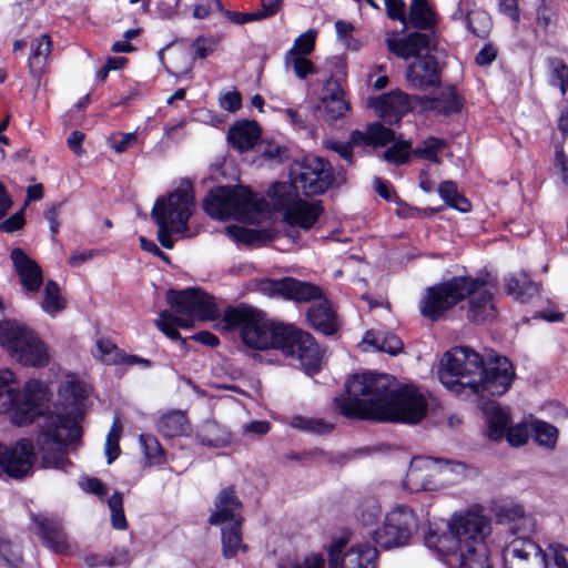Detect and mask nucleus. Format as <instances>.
I'll list each match as a JSON object with an SVG mask.
<instances>
[{
    "instance_id": "f257e3e1",
    "label": "nucleus",
    "mask_w": 568,
    "mask_h": 568,
    "mask_svg": "<svg viewBox=\"0 0 568 568\" xmlns=\"http://www.w3.org/2000/svg\"><path fill=\"white\" fill-rule=\"evenodd\" d=\"M336 408L349 418L416 424L427 412L426 398L416 387H397L393 376L363 373L353 375L345 394L334 398Z\"/></svg>"
},
{
    "instance_id": "f03ea898",
    "label": "nucleus",
    "mask_w": 568,
    "mask_h": 568,
    "mask_svg": "<svg viewBox=\"0 0 568 568\" xmlns=\"http://www.w3.org/2000/svg\"><path fill=\"white\" fill-rule=\"evenodd\" d=\"M223 320L226 329L240 328L242 341L248 347H276L285 356L296 359L307 374L320 369L321 352L311 334L294 326L272 323L261 312L250 307L229 308Z\"/></svg>"
},
{
    "instance_id": "7ed1b4c3",
    "label": "nucleus",
    "mask_w": 568,
    "mask_h": 568,
    "mask_svg": "<svg viewBox=\"0 0 568 568\" xmlns=\"http://www.w3.org/2000/svg\"><path fill=\"white\" fill-rule=\"evenodd\" d=\"M438 377L442 384L458 395L500 396L515 377L508 358L493 357L484 364L481 356L468 347H455L440 361Z\"/></svg>"
},
{
    "instance_id": "20e7f679",
    "label": "nucleus",
    "mask_w": 568,
    "mask_h": 568,
    "mask_svg": "<svg viewBox=\"0 0 568 568\" xmlns=\"http://www.w3.org/2000/svg\"><path fill=\"white\" fill-rule=\"evenodd\" d=\"M490 520L481 511L468 509L454 513L442 531L429 530L427 548L457 568H493L486 538Z\"/></svg>"
},
{
    "instance_id": "39448f33",
    "label": "nucleus",
    "mask_w": 568,
    "mask_h": 568,
    "mask_svg": "<svg viewBox=\"0 0 568 568\" xmlns=\"http://www.w3.org/2000/svg\"><path fill=\"white\" fill-rule=\"evenodd\" d=\"M87 386L73 374L64 375L53 404L54 414L44 417L36 445L45 468H63L67 458L63 446L80 437L79 418L84 414Z\"/></svg>"
},
{
    "instance_id": "423d86ee",
    "label": "nucleus",
    "mask_w": 568,
    "mask_h": 568,
    "mask_svg": "<svg viewBox=\"0 0 568 568\" xmlns=\"http://www.w3.org/2000/svg\"><path fill=\"white\" fill-rule=\"evenodd\" d=\"M484 276H455L438 285L428 287L419 303L423 316L435 321L460 301L469 297L467 318L481 323L496 315L493 294L486 288Z\"/></svg>"
},
{
    "instance_id": "0eeeda50",
    "label": "nucleus",
    "mask_w": 568,
    "mask_h": 568,
    "mask_svg": "<svg viewBox=\"0 0 568 568\" xmlns=\"http://www.w3.org/2000/svg\"><path fill=\"white\" fill-rule=\"evenodd\" d=\"M51 399L52 393L49 385L39 379L28 381L21 397L14 373L9 368L0 369V413L10 412L13 424L26 426L40 418L38 422V428H40L44 417L54 414V408L50 410Z\"/></svg>"
},
{
    "instance_id": "6e6552de",
    "label": "nucleus",
    "mask_w": 568,
    "mask_h": 568,
    "mask_svg": "<svg viewBox=\"0 0 568 568\" xmlns=\"http://www.w3.org/2000/svg\"><path fill=\"white\" fill-rule=\"evenodd\" d=\"M166 302L175 314L170 311L161 312L155 325L173 341L181 338L178 327L191 328L194 321H214L220 316L213 296L201 288L169 291Z\"/></svg>"
},
{
    "instance_id": "1a4fd4ad",
    "label": "nucleus",
    "mask_w": 568,
    "mask_h": 568,
    "mask_svg": "<svg viewBox=\"0 0 568 568\" xmlns=\"http://www.w3.org/2000/svg\"><path fill=\"white\" fill-rule=\"evenodd\" d=\"M204 210L213 219H235L246 223H260L268 216L266 202L244 186L212 190L204 201Z\"/></svg>"
},
{
    "instance_id": "9d476101",
    "label": "nucleus",
    "mask_w": 568,
    "mask_h": 568,
    "mask_svg": "<svg viewBox=\"0 0 568 568\" xmlns=\"http://www.w3.org/2000/svg\"><path fill=\"white\" fill-rule=\"evenodd\" d=\"M193 209L194 197L190 186L179 187L156 201L151 216L158 225V240L163 247L173 248L171 234L187 236V222Z\"/></svg>"
},
{
    "instance_id": "9b49d317",
    "label": "nucleus",
    "mask_w": 568,
    "mask_h": 568,
    "mask_svg": "<svg viewBox=\"0 0 568 568\" xmlns=\"http://www.w3.org/2000/svg\"><path fill=\"white\" fill-rule=\"evenodd\" d=\"M0 345L23 366L43 367L50 362L45 344L31 328L19 322L0 323Z\"/></svg>"
},
{
    "instance_id": "f8f14e48",
    "label": "nucleus",
    "mask_w": 568,
    "mask_h": 568,
    "mask_svg": "<svg viewBox=\"0 0 568 568\" xmlns=\"http://www.w3.org/2000/svg\"><path fill=\"white\" fill-rule=\"evenodd\" d=\"M268 196L274 210L280 212L283 221L292 227L310 230L322 213L318 202L301 199L298 192L294 191V185L287 182L275 183Z\"/></svg>"
},
{
    "instance_id": "ddd939ff",
    "label": "nucleus",
    "mask_w": 568,
    "mask_h": 568,
    "mask_svg": "<svg viewBox=\"0 0 568 568\" xmlns=\"http://www.w3.org/2000/svg\"><path fill=\"white\" fill-rule=\"evenodd\" d=\"M418 530V516L407 505H395L384 516L383 524L373 534L374 541L384 549L406 546Z\"/></svg>"
},
{
    "instance_id": "4468645a",
    "label": "nucleus",
    "mask_w": 568,
    "mask_h": 568,
    "mask_svg": "<svg viewBox=\"0 0 568 568\" xmlns=\"http://www.w3.org/2000/svg\"><path fill=\"white\" fill-rule=\"evenodd\" d=\"M503 568H549L547 546L531 538H513L503 549Z\"/></svg>"
},
{
    "instance_id": "2eb2a0df",
    "label": "nucleus",
    "mask_w": 568,
    "mask_h": 568,
    "mask_svg": "<svg viewBox=\"0 0 568 568\" xmlns=\"http://www.w3.org/2000/svg\"><path fill=\"white\" fill-rule=\"evenodd\" d=\"M333 182V173L329 164L322 158L307 156L294 175L292 182L294 191H303L305 194H321L325 192Z\"/></svg>"
},
{
    "instance_id": "dca6fc26",
    "label": "nucleus",
    "mask_w": 568,
    "mask_h": 568,
    "mask_svg": "<svg viewBox=\"0 0 568 568\" xmlns=\"http://www.w3.org/2000/svg\"><path fill=\"white\" fill-rule=\"evenodd\" d=\"M36 459L34 448L27 438L18 440L12 446L0 444V476L23 478L32 471Z\"/></svg>"
},
{
    "instance_id": "f3484780",
    "label": "nucleus",
    "mask_w": 568,
    "mask_h": 568,
    "mask_svg": "<svg viewBox=\"0 0 568 568\" xmlns=\"http://www.w3.org/2000/svg\"><path fill=\"white\" fill-rule=\"evenodd\" d=\"M346 542L334 541L328 548V568H376L377 550L371 545H357L344 551Z\"/></svg>"
},
{
    "instance_id": "a211bd4d",
    "label": "nucleus",
    "mask_w": 568,
    "mask_h": 568,
    "mask_svg": "<svg viewBox=\"0 0 568 568\" xmlns=\"http://www.w3.org/2000/svg\"><path fill=\"white\" fill-rule=\"evenodd\" d=\"M437 458L415 457L407 470L403 488L409 493L439 489Z\"/></svg>"
},
{
    "instance_id": "6ab92c4d",
    "label": "nucleus",
    "mask_w": 568,
    "mask_h": 568,
    "mask_svg": "<svg viewBox=\"0 0 568 568\" xmlns=\"http://www.w3.org/2000/svg\"><path fill=\"white\" fill-rule=\"evenodd\" d=\"M260 290L271 296H282L297 302L316 301L322 296L318 287L290 277L278 281H263Z\"/></svg>"
},
{
    "instance_id": "aec40b11",
    "label": "nucleus",
    "mask_w": 568,
    "mask_h": 568,
    "mask_svg": "<svg viewBox=\"0 0 568 568\" xmlns=\"http://www.w3.org/2000/svg\"><path fill=\"white\" fill-rule=\"evenodd\" d=\"M34 534L42 545L58 554H68L71 549L69 538L58 518L39 514L32 516Z\"/></svg>"
},
{
    "instance_id": "412c9836",
    "label": "nucleus",
    "mask_w": 568,
    "mask_h": 568,
    "mask_svg": "<svg viewBox=\"0 0 568 568\" xmlns=\"http://www.w3.org/2000/svg\"><path fill=\"white\" fill-rule=\"evenodd\" d=\"M395 134L392 130L379 123L369 124L365 131H354L351 134L349 142L345 144H334L333 149L345 160H352V146H384L393 141Z\"/></svg>"
},
{
    "instance_id": "4be33fe9",
    "label": "nucleus",
    "mask_w": 568,
    "mask_h": 568,
    "mask_svg": "<svg viewBox=\"0 0 568 568\" xmlns=\"http://www.w3.org/2000/svg\"><path fill=\"white\" fill-rule=\"evenodd\" d=\"M318 109L327 122L342 119L349 111V103L345 99V92L339 79L331 78L326 81Z\"/></svg>"
},
{
    "instance_id": "5701e85b",
    "label": "nucleus",
    "mask_w": 568,
    "mask_h": 568,
    "mask_svg": "<svg viewBox=\"0 0 568 568\" xmlns=\"http://www.w3.org/2000/svg\"><path fill=\"white\" fill-rule=\"evenodd\" d=\"M406 79L415 89H427L439 84V70L435 58L427 51L415 59L406 70Z\"/></svg>"
},
{
    "instance_id": "b1692460",
    "label": "nucleus",
    "mask_w": 568,
    "mask_h": 568,
    "mask_svg": "<svg viewBox=\"0 0 568 568\" xmlns=\"http://www.w3.org/2000/svg\"><path fill=\"white\" fill-rule=\"evenodd\" d=\"M10 258L22 286L30 293H37L43 282L42 271L38 263L19 247L11 251Z\"/></svg>"
},
{
    "instance_id": "393cba45",
    "label": "nucleus",
    "mask_w": 568,
    "mask_h": 568,
    "mask_svg": "<svg viewBox=\"0 0 568 568\" xmlns=\"http://www.w3.org/2000/svg\"><path fill=\"white\" fill-rule=\"evenodd\" d=\"M386 45L387 49L398 58L405 60L409 58L417 59L428 51V38L418 32L405 37L392 33L386 39Z\"/></svg>"
},
{
    "instance_id": "a878e982",
    "label": "nucleus",
    "mask_w": 568,
    "mask_h": 568,
    "mask_svg": "<svg viewBox=\"0 0 568 568\" xmlns=\"http://www.w3.org/2000/svg\"><path fill=\"white\" fill-rule=\"evenodd\" d=\"M242 504L232 488H225L219 493L211 513L209 523L211 525H225L242 523L240 514Z\"/></svg>"
},
{
    "instance_id": "bb28decb",
    "label": "nucleus",
    "mask_w": 568,
    "mask_h": 568,
    "mask_svg": "<svg viewBox=\"0 0 568 568\" xmlns=\"http://www.w3.org/2000/svg\"><path fill=\"white\" fill-rule=\"evenodd\" d=\"M372 106L385 120L392 122L407 113L410 108L408 95L399 90H394L372 101Z\"/></svg>"
},
{
    "instance_id": "cd10ccee",
    "label": "nucleus",
    "mask_w": 568,
    "mask_h": 568,
    "mask_svg": "<svg viewBox=\"0 0 568 568\" xmlns=\"http://www.w3.org/2000/svg\"><path fill=\"white\" fill-rule=\"evenodd\" d=\"M51 50L52 42L48 34H41L34 38L30 43L28 69L30 75L37 80L38 85H40L41 78L47 71Z\"/></svg>"
},
{
    "instance_id": "c85d7f7f",
    "label": "nucleus",
    "mask_w": 568,
    "mask_h": 568,
    "mask_svg": "<svg viewBox=\"0 0 568 568\" xmlns=\"http://www.w3.org/2000/svg\"><path fill=\"white\" fill-rule=\"evenodd\" d=\"M308 321L314 328L326 335L333 334L337 327L335 312L331 303L322 296L311 306Z\"/></svg>"
},
{
    "instance_id": "c756f323",
    "label": "nucleus",
    "mask_w": 568,
    "mask_h": 568,
    "mask_svg": "<svg viewBox=\"0 0 568 568\" xmlns=\"http://www.w3.org/2000/svg\"><path fill=\"white\" fill-rule=\"evenodd\" d=\"M260 128L253 121H239L227 134L229 142L239 151L252 149L260 138Z\"/></svg>"
},
{
    "instance_id": "7c9ffc66",
    "label": "nucleus",
    "mask_w": 568,
    "mask_h": 568,
    "mask_svg": "<svg viewBox=\"0 0 568 568\" xmlns=\"http://www.w3.org/2000/svg\"><path fill=\"white\" fill-rule=\"evenodd\" d=\"M505 292L515 300L526 302L538 294L539 287L525 272H517L505 277Z\"/></svg>"
},
{
    "instance_id": "2f4dec72",
    "label": "nucleus",
    "mask_w": 568,
    "mask_h": 568,
    "mask_svg": "<svg viewBox=\"0 0 568 568\" xmlns=\"http://www.w3.org/2000/svg\"><path fill=\"white\" fill-rule=\"evenodd\" d=\"M225 234L237 243L246 245H260L271 241L274 232L270 229L253 230L239 225H227Z\"/></svg>"
},
{
    "instance_id": "473e14b6",
    "label": "nucleus",
    "mask_w": 568,
    "mask_h": 568,
    "mask_svg": "<svg viewBox=\"0 0 568 568\" xmlns=\"http://www.w3.org/2000/svg\"><path fill=\"white\" fill-rule=\"evenodd\" d=\"M381 335L368 331L362 341V347L365 352H384L390 355H397L403 351V343L394 335L387 333L383 335V343H379Z\"/></svg>"
},
{
    "instance_id": "72a5a7b5",
    "label": "nucleus",
    "mask_w": 568,
    "mask_h": 568,
    "mask_svg": "<svg viewBox=\"0 0 568 568\" xmlns=\"http://www.w3.org/2000/svg\"><path fill=\"white\" fill-rule=\"evenodd\" d=\"M513 517L509 523V536L507 540L513 538H531L537 530V524L534 517L524 513L520 506L510 509Z\"/></svg>"
},
{
    "instance_id": "f704fd0d",
    "label": "nucleus",
    "mask_w": 568,
    "mask_h": 568,
    "mask_svg": "<svg viewBox=\"0 0 568 568\" xmlns=\"http://www.w3.org/2000/svg\"><path fill=\"white\" fill-rule=\"evenodd\" d=\"M196 437L201 445L220 448L226 446L231 436L226 429L215 422H205L197 430Z\"/></svg>"
},
{
    "instance_id": "c9c22d12",
    "label": "nucleus",
    "mask_w": 568,
    "mask_h": 568,
    "mask_svg": "<svg viewBox=\"0 0 568 568\" xmlns=\"http://www.w3.org/2000/svg\"><path fill=\"white\" fill-rule=\"evenodd\" d=\"M190 430L186 416L179 410L163 415L159 422V432L166 437L186 436Z\"/></svg>"
},
{
    "instance_id": "e433bc0d",
    "label": "nucleus",
    "mask_w": 568,
    "mask_h": 568,
    "mask_svg": "<svg viewBox=\"0 0 568 568\" xmlns=\"http://www.w3.org/2000/svg\"><path fill=\"white\" fill-rule=\"evenodd\" d=\"M409 22L417 29H428L436 23V16L426 0H412Z\"/></svg>"
},
{
    "instance_id": "4c0bfd02",
    "label": "nucleus",
    "mask_w": 568,
    "mask_h": 568,
    "mask_svg": "<svg viewBox=\"0 0 568 568\" xmlns=\"http://www.w3.org/2000/svg\"><path fill=\"white\" fill-rule=\"evenodd\" d=\"M488 436L498 440L504 435L509 424L508 413L497 405H491L487 412Z\"/></svg>"
},
{
    "instance_id": "58836bf2",
    "label": "nucleus",
    "mask_w": 568,
    "mask_h": 568,
    "mask_svg": "<svg viewBox=\"0 0 568 568\" xmlns=\"http://www.w3.org/2000/svg\"><path fill=\"white\" fill-rule=\"evenodd\" d=\"M284 68L300 80L316 74V68L307 57L294 55V53H285Z\"/></svg>"
},
{
    "instance_id": "ea45409f",
    "label": "nucleus",
    "mask_w": 568,
    "mask_h": 568,
    "mask_svg": "<svg viewBox=\"0 0 568 568\" xmlns=\"http://www.w3.org/2000/svg\"><path fill=\"white\" fill-rule=\"evenodd\" d=\"M241 524L242 523L225 524L222 527L223 551L224 556L227 558L235 556L236 551L242 547Z\"/></svg>"
},
{
    "instance_id": "a19ab883",
    "label": "nucleus",
    "mask_w": 568,
    "mask_h": 568,
    "mask_svg": "<svg viewBox=\"0 0 568 568\" xmlns=\"http://www.w3.org/2000/svg\"><path fill=\"white\" fill-rule=\"evenodd\" d=\"M438 193L448 206L459 212L470 211L469 202L458 193L457 186L453 182H443L438 187Z\"/></svg>"
},
{
    "instance_id": "79ce46f5",
    "label": "nucleus",
    "mask_w": 568,
    "mask_h": 568,
    "mask_svg": "<svg viewBox=\"0 0 568 568\" xmlns=\"http://www.w3.org/2000/svg\"><path fill=\"white\" fill-rule=\"evenodd\" d=\"M437 466L439 469L436 473L440 488L456 483L465 475V466L460 463L437 459Z\"/></svg>"
},
{
    "instance_id": "37998d69",
    "label": "nucleus",
    "mask_w": 568,
    "mask_h": 568,
    "mask_svg": "<svg viewBox=\"0 0 568 568\" xmlns=\"http://www.w3.org/2000/svg\"><path fill=\"white\" fill-rule=\"evenodd\" d=\"M290 425L293 428L317 435L327 434L333 429V425L324 419L304 416L292 417Z\"/></svg>"
},
{
    "instance_id": "c03bdc74",
    "label": "nucleus",
    "mask_w": 568,
    "mask_h": 568,
    "mask_svg": "<svg viewBox=\"0 0 568 568\" xmlns=\"http://www.w3.org/2000/svg\"><path fill=\"white\" fill-rule=\"evenodd\" d=\"M530 428L532 437L538 445L547 448H552L555 446L558 437V430L556 427L542 420H535L531 423Z\"/></svg>"
},
{
    "instance_id": "a18cd8bd",
    "label": "nucleus",
    "mask_w": 568,
    "mask_h": 568,
    "mask_svg": "<svg viewBox=\"0 0 568 568\" xmlns=\"http://www.w3.org/2000/svg\"><path fill=\"white\" fill-rule=\"evenodd\" d=\"M41 308L50 315H54L64 308V301L60 294L59 286L53 281H48L45 284Z\"/></svg>"
},
{
    "instance_id": "49530a36",
    "label": "nucleus",
    "mask_w": 568,
    "mask_h": 568,
    "mask_svg": "<svg viewBox=\"0 0 568 568\" xmlns=\"http://www.w3.org/2000/svg\"><path fill=\"white\" fill-rule=\"evenodd\" d=\"M139 442L143 448V454L150 465H162L165 462L164 450L159 440L151 435H140Z\"/></svg>"
},
{
    "instance_id": "de8ad7c7",
    "label": "nucleus",
    "mask_w": 568,
    "mask_h": 568,
    "mask_svg": "<svg viewBox=\"0 0 568 568\" xmlns=\"http://www.w3.org/2000/svg\"><path fill=\"white\" fill-rule=\"evenodd\" d=\"M122 432L120 419L114 417L112 426L105 438L104 454L108 464L113 463L120 455L119 440Z\"/></svg>"
},
{
    "instance_id": "09e8293b",
    "label": "nucleus",
    "mask_w": 568,
    "mask_h": 568,
    "mask_svg": "<svg viewBox=\"0 0 568 568\" xmlns=\"http://www.w3.org/2000/svg\"><path fill=\"white\" fill-rule=\"evenodd\" d=\"M93 355L105 364H121V351L109 339H98Z\"/></svg>"
},
{
    "instance_id": "8fccbe9b",
    "label": "nucleus",
    "mask_w": 568,
    "mask_h": 568,
    "mask_svg": "<svg viewBox=\"0 0 568 568\" xmlns=\"http://www.w3.org/2000/svg\"><path fill=\"white\" fill-rule=\"evenodd\" d=\"M549 83L559 88L562 95L568 89V67L561 60L554 59L549 62Z\"/></svg>"
},
{
    "instance_id": "3c124183",
    "label": "nucleus",
    "mask_w": 568,
    "mask_h": 568,
    "mask_svg": "<svg viewBox=\"0 0 568 568\" xmlns=\"http://www.w3.org/2000/svg\"><path fill=\"white\" fill-rule=\"evenodd\" d=\"M445 148L444 140L428 138L418 148L413 151V155L438 163V153Z\"/></svg>"
},
{
    "instance_id": "603ef678",
    "label": "nucleus",
    "mask_w": 568,
    "mask_h": 568,
    "mask_svg": "<svg viewBox=\"0 0 568 568\" xmlns=\"http://www.w3.org/2000/svg\"><path fill=\"white\" fill-rule=\"evenodd\" d=\"M549 568H568V545L558 541L547 544Z\"/></svg>"
},
{
    "instance_id": "864d4df0",
    "label": "nucleus",
    "mask_w": 568,
    "mask_h": 568,
    "mask_svg": "<svg viewBox=\"0 0 568 568\" xmlns=\"http://www.w3.org/2000/svg\"><path fill=\"white\" fill-rule=\"evenodd\" d=\"M316 37L317 31L315 29H308L295 39L292 48L286 53L307 57L315 48Z\"/></svg>"
},
{
    "instance_id": "5fc2aeb1",
    "label": "nucleus",
    "mask_w": 568,
    "mask_h": 568,
    "mask_svg": "<svg viewBox=\"0 0 568 568\" xmlns=\"http://www.w3.org/2000/svg\"><path fill=\"white\" fill-rule=\"evenodd\" d=\"M428 108L438 113L448 114L458 111L460 108V102L454 93L446 91L440 93L438 98L429 100Z\"/></svg>"
},
{
    "instance_id": "6e6d98bb",
    "label": "nucleus",
    "mask_w": 568,
    "mask_h": 568,
    "mask_svg": "<svg viewBox=\"0 0 568 568\" xmlns=\"http://www.w3.org/2000/svg\"><path fill=\"white\" fill-rule=\"evenodd\" d=\"M412 154L413 151L410 150V143L407 141H399L384 152L383 159L388 163L399 165L407 162Z\"/></svg>"
},
{
    "instance_id": "4d7b16f0",
    "label": "nucleus",
    "mask_w": 568,
    "mask_h": 568,
    "mask_svg": "<svg viewBox=\"0 0 568 568\" xmlns=\"http://www.w3.org/2000/svg\"><path fill=\"white\" fill-rule=\"evenodd\" d=\"M108 506L111 513L112 526L115 529L125 530L128 524L123 511L122 495L118 491L112 494V496L108 499Z\"/></svg>"
},
{
    "instance_id": "13d9d810",
    "label": "nucleus",
    "mask_w": 568,
    "mask_h": 568,
    "mask_svg": "<svg viewBox=\"0 0 568 568\" xmlns=\"http://www.w3.org/2000/svg\"><path fill=\"white\" fill-rule=\"evenodd\" d=\"M467 28L477 37H485L490 28V18L485 11H471L467 16Z\"/></svg>"
},
{
    "instance_id": "bf43d9fd",
    "label": "nucleus",
    "mask_w": 568,
    "mask_h": 568,
    "mask_svg": "<svg viewBox=\"0 0 568 568\" xmlns=\"http://www.w3.org/2000/svg\"><path fill=\"white\" fill-rule=\"evenodd\" d=\"M85 562L90 567H114L119 565H124L128 562V551L124 549L116 550L111 557L90 555L87 556Z\"/></svg>"
},
{
    "instance_id": "052dcab7",
    "label": "nucleus",
    "mask_w": 568,
    "mask_h": 568,
    "mask_svg": "<svg viewBox=\"0 0 568 568\" xmlns=\"http://www.w3.org/2000/svg\"><path fill=\"white\" fill-rule=\"evenodd\" d=\"M219 41L220 40L217 38L212 36L197 37L192 43V47L194 49V57L200 59L207 58L215 51Z\"/></svg>"
},
{
    "instance_id": "680f3d73",
    "label": "nucleus",
    "mask_w": 568,
    "mask_h": 568,
    "mask_svg": "<svg viewBox=\"0 0 568 568\" xmlns=\"http://www.w3.org/2000/svg\"><path fill=\"white\" fill-rule=\"evenodd\" d=\"M138 142V134L135 132L129 133H114L109 138V145L116 153H123L130 148L134 146Z\"/></svg>"
},
{
    "instance_id": "e2e57ef3",
    "label": "nucleus",
    "mask_w": 568,
    "mask_h": 568,
    "mask_svg": "<svg viewBox=\"0 0 568 568\" xmlns=\"http://www.w3.org/2000/svg\"><path fill=\"white\" fill-rule=\"evenodd\" d=\"M382 513L381 505L375 499L364 501L358 508V518L364 525L374 524Z\"/></svg>"
},
{
    "instance_id": "0e129e2a",
    "label": "nucleus",
    "mask_w": 568,
    "mask_h": 568,
    "mask_svg": "<svg viewBox=\"0 0 568 568\" xmlns=\"http://www.w3.org/2000/svg\"><path fill=\"white\" fill-rule=\"evenodd\" d=\"M0 556L11 566L17 567L22 561L18 544L6 540L0 542Z\"/></svg>"
},
{
    "instance_id": "69168bd1",
    "label": "nucleus",
    "mask_w": 568,
    "mask_h": 568,
    "mask_svg": "<svg viewBox=\"0 0 568 568\" xmlns=\"http://www.w3.org/2000/svg\"><path fill=\"white\" fill-rule=\"evenodd\" d=\"M64 202H54L48 205L44 211V217L49 223L50 232L52 235L58 234L60 229V214L63 209Z\"/></svg>"
},
{
    "instance_id": "338daca9",
    "label": "nucleus",
    "mask_w": 568,
    "mask_h": 568,
    "mask_svg": "<svg viewBox=\"0 0 568 568\" xmlns=\"http://www.w3.org/2000/svg\"><path fill=\"white\" fill-rule=\"evenodd\" d=\"M529 432L526 425H516L507 428L506 438L511 446H520L528 439Z\"/></svg>"
},
{
    "instance_id": "774afa93",
    "label": "nucleus",
    "mask_w": 568,
    "mask_h": 568,
    "mask_svg": "<svg viewBox=\"0 0 568 568\" xmlns=\"http://www.w3.org/2000/svg\"><path fill=\"white\" fill-rule=\"evenodd\" d=\"M193 63L189 54L184 51L178 52L172 64L173 72L176 77L189 75L192 71Z\"/></svg>"
}]
</instances>
